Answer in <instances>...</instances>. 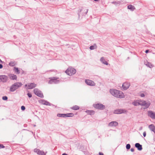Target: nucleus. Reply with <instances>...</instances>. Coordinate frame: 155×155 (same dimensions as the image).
Segmentation results:
<instances>
[{"mask_svg": "<svg viewBox=\"0 0 155 155\" xmlns=\"http://www.w3.org/2000/svg\"><path fill=\"white\" fill-rule=\"evenodd\" d=\"M132 104L134 106L140 105L143 106V109H146L148 108L150 104V101H146L142 100H134Z\"/></svg>", "mask_w": 155, "mask_h": 155, "instance_id": "f257e3e1", "label": "nucleus"}, {"mask_svg": "<svg viewBox=\"0 0 155 155\" xmlns=\"http://www.w3.org/2000/svg\"><path fill=\"white\" fill-rule=\"evenodd\" d=\"M110 92L112 96L117 98H124L125 97L124 94L123 92L115 89H110Z\"/></svg>", "mask_w": 155, "mask_h": 155, "instance_id": "f03ea898", "label": "nucleus"}, {"mask_svg": "<svg viewBox=\"0 0 155 155\" xmlns=\"http://www.w3.org/2000/svg\"><path fill=\"white\" fill-rule=\"evenodd\" d=\"M22 84L21 82H16L10 87V91L11 92H14L16 89L21 87Z\"/></svg>", "mask_w": 155, "mask_h": 155, "instance_id": "7ed1b4c3", "label": "nucleus"}, {"mask_svg": "<svg viewBox=\"0 0 155 155\" xmlns=\"http://www.w3.org/2000/svg\"><path fill=\"white\" fill-rule=\"evenodd\" d=\"M76 69L72 67H69L65 71V73L69 76H71L74 74L76 73Z\"/></svg>", "mask_w": 155, "mask_h": 155, "instance_id": "20e7f679", "label": "nucleus"}, {"mask_svg": "<svg viewBox=\"0 0 155 155\" xmlns=\"http://www.w3.org/2000/svg\"><path fill=\"white\" fill-rule=\"evenodd\" d=\"M9 80L8 77L5 75H0V82L5 83Z\"/></svg>", "mask_w": 155, "mask_h": 155, "instance_id": "39448f33", "label": "nucleus"}, {"mask_svg": "<svg viewBox=\"0 0 155 155\" xmlns=\"http://www.w3.org/2000/svg\"><path fill=\"white\" fill-rule=\"evenodd\" d=\"M58 79V78H57L54 77L52 78H51L50 80L49 81L48 84H58L60 82L59 80Z\"/></svg>", "mask_w": 155, "mask_h": 155, "instance_id": "423d86ee", "label": "nucleus"}, {"mask_svg": "<svg viewBox=\"0 0 155 155\" xmlns=\"http://www.w3.org/2000/svg\"><path fill=\"white\" fill-rule=\"evenodd\" d=\"M34 92L35 94L39 97L43 98L44 97L43 95L41 92L37 88H35L34 90Z\"/></svg>", "mask_w": 155, "mask_h": 155, "instance_id": "0eeeda50", "label": "nucleus"}, {"mask_svg": "<svg viewBox=\"0 0 155 155\" xmlns=\"http://www.w3.org/2000/svg\"><path fill=\"white\" fill-rule=\"evenodd\" d=\"M127 112L126 110L124 109H118L115 110L114 113L115 114H120L122 113H125Z\"/></svg>", "mask_w": 155, "mask_h": 155, "instance_id": "6e6552de", "label": "nucleus"}, {"mask_svg": "<svg viewBox=\"0 0 155 155\" xmlns=\"http://www.w3.org/2000/svg\"><path fill=\"white\" fill-rule=\"evenodd\" d=\"M79 12L78 13L79 16H80L81 14L82 15L86 14L88 12V9L85 8H82L81 9H79Z\"/></svg>", "mask_w": 155, "mask_h": 155, "instance_id": "1a4fd4ad", "label": "nucleus"}, {"mask_svg": "<svg viewBox=\"0 0 155 155\" xmlns=\"http://www.w3.org/2000/svg\"><path fill=\"white\" fill-rule=\"evenodd\" d=\"M130 86V84L129 83L127 82H124L122 84V89L124 90H127L129 88Z\"/></svg>", "mask_w": 155, "mask_h": 155, "instance_id": "9d476101", "label": "nucleus"}, {"mask_svg": "<svg viewBox=\"0 0 155 155\" xmlns=\"http://www.w3.org/2000/svg\"><path fill=\"white\" fill-rule=\"evenodd\" d=\"M34 152L36 153L38 155H46V153L47 152H46L45 153L42 150H41L39 149H35L34 150Z\"/></svg>", "mask_w": 155, "mask_h": 155, "instance_id": "9b49d317", "label": "nucleus"}, {"mask_svg": "<svg viewBox=\"0 0 155 155\" xmlns=\"http://www.w3.org/2000/svg\"><path fill=\"white\" fill-rule=\"evenodd\" d=\"M85 82L87 84L90 86H93L95 85L94 82L91 80H86Z\"/></svg>", "mask_w": 155, "mask_h": 155, "instance_id": "f8f14e48", "label": "nucleus"}, {"mask_svg": "<svg viewBox=\"0 0 155 155\" xmlns=\"http://www.w3.org/2000/svg\"><path fill=\"white\" fill-rule=\"evenodd\" d=\"M148 115L152 118L155 119V112L151 110L149 111L148 112Z\"/></svg>", "mask_w": 155, "mask_h": 155, "instance_id": "ddd939ff", "label": "nucleus"}, {"mask_svg": "<svg viewBox=\"0 0 155 155\" xmlns=\"http://www.w3.org/2000/svg\"><path fill=\"white\" fill-rule=\"evenodd\" d=\"M36 84L34 83H29L28 85V89H33L36 86Z\"/></svg>", "mask_w": 155, "mask_h": 155, "instance_id": "4468645a", "label": "nucleus"}, {"mask_svg": "<svg viewBox=\"0 0 155 155\" xmlns=\"http://www.w3.org/2000/svg\"><path fill=\"white\" fill-rule=\"evenodd\" d=\"M40 103L41 104L49 106H51V104L49 102L43 100H41L40 101Z\"/></svg>", "mask_w": 155, "mask_h": 155, "instance_id": "2eb2a0df", "label": "nucleus"}, {"mask_svg": "<svg viewBox=\"0 0 155 155\" xmlns=\"http://www.w3.org/2000/svg\"><path fill=\"white\" fill-rule=\"evenodd\" d=\"M118 125V123L116 121H112L108 124L109 127H115Z\"/></svg>", "mask_w": 155, "mask_h": 155, "instance_id": "dca6fc26", "label": "nucleus"}, {"mask_svg": "<svg viewBox=\"0 0 155 155\" xmlns=\"http://www.w3.org/2000/svg\"><path fill=\"white\" fill-rule=\"evenodd\" d=\"M105 108V106L103 104L100 103H97V109L103 110H104Z\"/></svg>", "mask_w": 155, "mask_h": 155, "instance_id": "f3484780", "label": "nucleus"}, {"mask_svg": "<svg viewBox=\"0 0 155 155\" xmlns=\"http://www.w3.org/2000/svg\"><path fill=\"white\" fill-rule=\"evenodd\" d=\"M9 78L12 80H16L17 77L16 75L13 74H10L8 75Z\"/></svg>", "mask_w": 155, "mask_h": 155, "instance_id": "a211bd4d", "label": "nucleus"}, {"mask_svg": "<svg viewBox=\"0 0 155 155\" xmlns=\"http://www.w3.org/2000/svg\"><path fill=\"white\" fill-rule=\"evenodd\" d=\"M144 64L147 67L150 68H152L153 67V66L151 63L148 62L147 61H145Z\"/></svg>", "mask_w": 155, "mask_h": 155, "instance_id": "6ab92c4d", "label": "nucleus"}, {"mask_svg": "<svg viewBox=\"0 0 155 155\" xmlns=\"http://www.w3.org/2000/svg\"><path fill=\"white\" fill-rule=\"evenodd\" d=\"M135 146L139 150H141L142 149V145L138 143H136L135 144Z\"/></svg>", "mask_w": 155, "mask_h": 155, "instance_id": "aec40b11", "label": "nucleus"}, {"mask_svg": "<svg viewBox=\"0 0 155 155\" xmlns=\"http://www.w3.org/2000/svg\"><path fill=\"white\" fill-rule=\"evenodd\" d=\"M148 127L151 131H153L155 134V127L153 124L149 125Z\"/></svg>", "mask_w": 155, "mask_h": 155, "instance_id": "412c9836", "label": "nucleus"}, {"mask_svg": "<svg viewBox=\"0 0 155 155\" xmlns=\"http://www.w3.org/2000/svg\"><path fill=\"white\" fill-rule=\"evenodd\" d=\"M101 61L103 64H105L106 65H107L108 64V63L107 61H106L105 59L103 57H102L100 59V60Z\"/></svg>", "mask_w": 155, "mask_h": 155, "instance_id": "4be33fe9", "label": "nucleus"}, {"mask_svg": "<svg viewBox=\"0 0 155 155\" xmlns=\"http://www.w3.org/2000/svg\"><path fill=\"white\" fill-rule=\"evenodd\" d=\"M86 112L88 114L91 115H92L94 114L95 112L94 111L92 110H87L86 111Z\"/></svg>", "mask_w": 155, "mask_h": 155, "instance_id": "5701e85b", "label": "nucleus"}, {"mask_svg": "<svg viewBox=\"0 0 155 155\" xmlns=\"http://www.w3.org/2000/svg\"><path fill=\"white\" fill-rule=\"evenodd\" d=\"M65 117H72L74 116V114L73 113H70L65 114Z\"/></svg>", "mask_w": 155, "mask_h": 155, "instance_id": "b1692460", "label": "nucleus"}, {"mask_svg": "<svg viewBox=\"0 0 155 155\" xmlns=\"http://www.w3.org/2000/svg\"><path fill=\"white\" fill-rule=\"evenodd\" d=\"M127 8L128 9H130L132 11L134 10L135 9L134 6L131 5H128Z\"/></svg>", "mask_w": 155, "mask_h": 155, "instance_id": "393cba45", "label": "nucleus"}, {"mask_svg": "<svg viewBox=\"0 0 155 155\" xmlns=\"http://www.w3.org/2000/svg\"><path fill=\"white\" fill-rule=\"evenodd\" d=\"M14 70L15 72H16L18 74H19L20 73V72L19 71L18 68H16V67H14Z\"/></svg>", "mask_w": 155, "mask_h": 155, "instance_id": "a878e982", "label": "nucleus"}, {"mask_svg": "<svg viewBox=\"0 0 155 155\" xmlns=\"http://www.w3.org/2000/svg\"><path fill=\"white\" fill-rule=\"evenodd\" d=\"M79 108H80L79 107V106H78L75 105V106H73V107H72L71 108V109L73 110H77L79 109Z\"/></svg>", "mask_w": 155, "mask_h": 155, "instance_id": "bb28decb", "label": "nucleus"}, {"mask_svg": "<svg viewBox=\"0 0 155 155\" xmlns=\"http://www.w3.org/2000/svg\"><path fill=\"white\" fill-rule=\"evenodd\" d=\"M96 48H97V46H96V45L95 44V45H91V46H90V49L91 50H93V49Z\"/></svg>", "mask_w": 155, "mask_h": 155, "instance_id": "cd10ccee", "label": "nucleus"}, {"mask_svg": "<svg viewBox=\"0 0 155 155\" xmlns=\"http://www.w3.org/2000/svg\"><path fill=\"white\" fill-rule=\"evenodd\" d=\"M9 65L11 66H13L15 65V61H11L9 63Z\"/></svg>", "mask_w": 155, "mask_h": 155, "instance_id": "c85d7f7f", "label": "nucleus"}, {"mask_svg": "<svg viewBox=\"0 0 155 155\" xmlns=\"http://www.w3.org/2000/svg\"><path fill=\"white\" fill-rule=\"evenodd\" d=\"M57 116L59 117H65V114H57Z\"/></svg>", "mask_w": 155, "mask_h": 155, "instance_id": "c756f323", "label": "nucleus"}, {"mask_svg": "<svg viewBox=\"0 0 155 155\" xmlns=\"http://www.w3.org/2000/svg\"><path fill=\"white\" fill-rule=\"evenodd\" d=\"M126 149L127 150L129 149L130 148V144H128L126 146Z\"/></svg>", "mask_w": 155, "mask_h": 155, "instance_id": "7c9ffc66", "label": "nucleus"}, {"mask_svg": "<svg viewBox=\"0 0 155 155\" xmlns=\"http://www.w3.org/2000/svg\"><path fill=\"white\" fill-rule=\"evenodd\" d=\"M2 99L4 100H7L8 99V97L6 96H3Z\"/></svg>", "mask_w": 155, "mask_h": 155, "instance_id": "2f4dec72", "label": "nucleus"}, {"mask_svg": "<svg viewBox=\"0 0 155 155\" xmlns=\"http://www.w3.org/2000/svg\"><path fill=\"white\" fill-rule=\"evenodd\" d=\"M27 95L29 97H32V94L31 93H28L27 94Z\"/></svg>", "mask_w": 155, "mask_h": 155, "instance_id": "473e14b6", "label": "nucleus"}, {"mask_svg": "<svg viewBox=\"0 0 155 155\" xmlns=\"http://www.w3.org/2000/svg\"><path fill=\"white\" fill-rule=\"evenodd\" d=\"M21 109L22 110H25V108L24 106H22L21 107Z\"/></svg>", "mask_w": 155, "mask_h": 155, "instance_id": "72a5a7b5", "label": "nucleus"}, {"mask_svg": "<svg viewBox=\"0 0 155 155\" xmlns=\"http://www.w3.org/2000/svg\"><path fill=\"white\" fill-rule=\"evenodd\" d=\"M139 95L140 97H144L145 96V95L143 93L140 94Z\"/></svg>", "mask_w": 155, "mask_h": 155, "instance_id": "f704fd0d", "label": "nucleus"}, {"mask_svg": "<svg viewBox=\"0 0 155 155\" xmlns=\"http://www.w3.org/2000/svg\"><path fill=\"white\" fill-rule=\"evenodd\" d=\"M114 3H115V5H118L120 4V2H119V1H118V2H115Z\"/></svg>", "mask_w": 155, "mask_h": 155, "instance_id": "c9c22d12", "label": "nucleus"}, {"mask_svg": "<svg viewBox=\"0 0 155 155\" xmlns=\"http://www.w3.org/2000/svg\"><path fill=\"white\" fill-rule=\"evenodd\" d=\"M0 147L1 148H5V147L2 144H0Z\"/></svg>", "mask_w": 155, "mask_h": 155, "instance_id": "e433bc0d", "label": "nucleus"}, {"mask_svg": "<svg viewBox=\"0 0 155 155\" xmlns=\"http://www.w3.org/2000/svg\"><path fill=\"white\" fill-rule=\"evenodd\" d=\"M143 135L144 137H146V133L145 131H144V132H143Z\"/></svg>", "mask_w": 155, "mask_h": 155, "instance_id": "4c0bfd02", "label": "nucleus"}, {"mask_svg": "<svg viewBox=\"0 0 155 155\" xmlns=\"http://www.w3.org/2000/svg\"><path fill=\"white\" fill-rule=\"evenodd\" d=\"M93 106L94 108H97V104H94Z\"/></svg>", "mask_w": 155, "mask_h": 155, "instance_id": "58836bf2", "label": "nucleus"}, {"mask_svg": "<svg viewBox=\"0 0 155 155\" xmlns=\"http://www.w3.org/2000/svg\"><path fill=\"white\" fill-rule=\"evenodd\" d=\"M130 150L132 152H133L134 150V149L133 148H131L130 149Z\"/></svg>", "mask_w": 155, "mask_h": 155, "instance_id": "ea45409f", "label": "nucleus"}, {"mask_svg": "<svg viewBox=\"0 0 155 155\" xmlns=\"http://www.w3.org/2000/svg\"><path fill=\"white\" fill-rule=\"evenodd\" d=\"M99 155H104V154L102 153L101 152H99Z\"/></svg>", "mask_w": 155, "mask_h": 155, "instance_id": "a19ab883", "label": "nucleus"}, {"mask_svg": "<svg viewBox=\"0 0 155 155\" xmlns=\"http://www.w3.org/2000/svg\"><path fill=\"white\" fill-rule=\"evenodd\" d=\"M143 129V127H140L139 128V130H142Z\"/></svg>", "mask_w": 155, "mask_h": 155, "instance_id": "79ce46f5", "label": "nucleus"}, {"mask_svg": "<svg viewBox=\"0 0 155 155\" xmlns=\"http://www.w3.org/2000/svg\"><path fill=\"white\" fill-rule=\"evenodd\" d=\"M3 68V65L2 64H0V69H1Z\"/></svg>", "mask_w": 155, "mask_h": 155, "instance_id": "37998d69", "label": "nucleus"}, {"mask_svg": "<svg viewBox=\"0 0 155 155\" xmlns=\"http://www.w3.org/2000/svg\"><path fill=\"white\" fill-rule=\"evenodd\" d=\"M149 52V50H146L145 51V53H147Z\"/></svg>", "mask_w": 155, "mask_h": 155, "instance_id": "c03bdc74", "label": "nucleus"}, {"mask_svg": "<svg viewBox=\"0 0 155 155\" xmlns=\"http://www.w3.org/2000/svg\"><path fill=\"white\" fill-rule=\"evenodd\" d=\"M62 155H68L67 154L65 153H63Z\"/></svg>", "mask_w": 155, "mask_h": 155, "instance_id": "a18cd8bd", "label": "nucleus"}, {"mask_svg": "<svg viewBox=\"0 0 155 155\" xmlns=\"http://www.w3.org/2000/svg\"><path fill=\"white\" fill-rule=\"evenodd\" d=\"M27 86H28V85H27V84H25V87H27Z\"/></svg>", "mask_w": 155, "mask_h": 155, "instance_id": "49530a36", "label": "nucleus"}, {"mask_svg": "<svg viewBox=\"0 0 155 155\" xmlns=\"http://www.w3.org/2000/svg\"><path fill=\"white\" fill-rule=\"evenodd\" d=\"M34 127H35L36 126V125H34Z\"/></svg>", "mask_w": 155, "mask_h": 155, "instance_id": "de8ad7c7", "label": "nucleus"}, {"mask_svg": "<svg viewBox=\"0 0 155 155\" xmlns=\"http://www.w3.org/2000/svg\"><path fill=\"white\" fill-rule=\"evenodd\" d=\"M50 1H51V0H50Z\"/></svg>", "mask_w": 155, "mask_h": 155, "instance_id": "09e8293b", "label": "nucleus"}]
</instances>
